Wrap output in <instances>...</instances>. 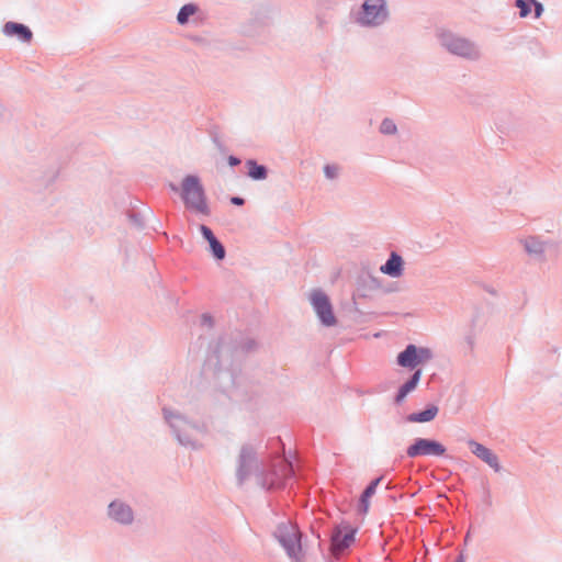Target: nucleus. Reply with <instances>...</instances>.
Instances as JSON below:
<instances>
[{
  "instance_id": "f257e3e1",
  "label": "nucleus",
  "mask_w": 562,
  "mask_h": 562,
  "mask_svg": "<svg viewBox=\"0 0 562 562\" xmlns=\"http://www.w3.org/2000/svg\"><path fill=\"white\" fill-rule=\"evenodd\" d=\"M181 195L187 207L198 213H207L204 191L198 177L187 176L183 179Z\"/></svg>"
},
{
  "instance_id": "f03ea898",
  "label": "nucleus",
  "mask_w": 562,
  "mask_h": 562,
  "mask_svg": "<svg viewBox=\"0 0 562 562\" xmlns=\"http://www.w3.org/2000/svg\"><path fill=\"white\" fill-rule=\"evenodd\" d=\"M277 536L290 557H297L301 551L300 531L296 526L288 522L278 527Z\"/></svg>"
},
{
  "instance_id": "7ed1b4c3",
  "label": "nucleus",
  "mask_w": 562,
  "mask_h": 562,
  "mask_svg": "<svg viewBox=\"0 0 562 562\" xmlns=\"http://www.w3.org/2000/svg\"><path fill=\"white\" fill-rule=\"evenodd\" d=\"M432 353L428 348H417L415 345H408L404 351L397 356V363L404 368L414 369L418 364L429 361Z\"/></svg>"
},
{
  "instance_id": "20e7f679",
  "label": "nucleus",
  "mask_w": 562,
  "mask_h": 562,
  "mask_svg": "<svg viewBox=\"0 0 562 562\" xmlns=\"http://www.w3.org/2000/svg\"><path fill=\"white\" fill-rule=\"evenodd\" d=\"M311 303L324 325L333 326L336 324V317L333 313L331 304L326 294L321 291H314L311 294Z\"/></svg>"
},
{
  "instance_id": "39448f33",
  "label": "nucleus",
  "mask_w": 562,
  "mask_h": 562,
  "mask_svg": "<svg viewBox=\"0 0 562 562\" xmlns=\"http://www.w3.org/2000/svg\"><path fill=\"white\" fill-rule=\"evenodd\" d=\"M446 448L436 440L418 438L414 445L407 448V456L415 458L418 456H443Z\"/></svg>"
},
{
  "instance_id": "423d86ee",
  "label": "nucleus",
  "mask_w": 562,
  "mask_h": 562,
  "mask_svg": "<svg viewBox=\"0 0 562 562\" xmlns=\"http://www.w3.org/2000/svg\"><path fill=\"white\" fill-rule=\"evenodd\" d=\"M362 8L363 15L361 22L363 24H379L386 19L384 0H367Z\"/></svg>"
},
{
  "instance_id": "0eeeda50",
  "label": "nucleus",
  "mask_w": 562,
  "mask_h": 562,
  "mask_svg": "<svg viewBox=\"0 0 562 562\" xmlns=\"http://www.w3.org/2000/svg\"><path fill=\"white\" fill-rule=\"evenodd\" d=\"M355 540V529L349 525H341L336 528L331 536V551L335 555L340 554Z\"/></svg>"
},
{
  "instance_id": "6e6552de",
  "label": "nucleus",
  "mask_w": 562,
  "mask_h": 562,
  "mask_svg": "<svg viewBox=\"0 0 562 562\" xmlns=\"http://www.w3.org/2000/svg\"><path fill=\"white\" fill-rule=\"evenodd\" d=\"M443 45L453 54L460 55L463 57H471L475 55V49L473 45L461 37H457L452 34L443 35Z\"/></svg>"
},
{
  "instance_id": "1a4fd4ad",
  "label": "nucleus",
  "mask_w": 562,
  "mask_h": 562,
  "mask_svg": "<svg viewBox=\"0 0 562 562\" xmlns=\"http://www.w3.org/2000/svg\"><path fill=\"white\" fill-rule=\"evenodd\" d=\"M469 445L477 458L482 459L494 470H499L498 459L488 448L475 441H470Z\"/></svg>"
},
{
  "instance_id": "9d476101",
  "label": "nucleus",
  "mask_w": 562,
  "mask_h": 562,
  "mask_svg": "<svg viewBox=\"0 0 562 562\" xmlns=\"http://www.w3.org/2000/svg\"><path fill=\"white\" fill-rule=\"evenodd\" d=\"M404 261L400 255L392 252L385 265L381 266L380 271L392 278H400L403 274Z\"/></svg>"
},
{
  "instance_id": "9b49d317",
  "label": "nucleus",
  "mask_w": 562,
  "mask_h": 562,
  "mask_svg": "<svg viewBox=\"0 0 562 562\" xmlns=\"http://www.w3.org/2000/svg\"><path fill=\"white\" fill-rule=\"evenodd\" d=\"M110 516L119 522L130 524L133 520V514L128 506L113 502L109 506Z\"/></svg>"
},
{
  "instance_id": "f8f14e48",
  "label": "nucleus",
  "mask_w": 562,
  "mask_h": 562,
  "mask_svg": "<svg viewBox=\"0 0 562 562\" xmlns=\"http://www.w3.org/2000/svg\"><path fill=\"white\" fill-rule=\"evenodd\" d=\"M3 32L8 36H18L23 42H30L32 32L23 24L8 22L3 27Z\"/></svg>"
},
{
  "instance_id": "ddd939ff",
  "label": "nucleus",
  "mask_w": 562,
  "mask_h": 562,
  "mask_svg": "<svg viewBox=\"0 0 562 562\" xmlns=\"http://www.w3.org/2000/svg\"><path fill=\"white\" fill-rule=\"evenodd\" d=\"M420 376H422V371L420 370H417L412 379L406 382L398 391V394L396 396V402L397 403H401L406 396L408 393H411L412 391H414L420 380Z\"/></svg>"
},
{
  "instance_id": "4468645a",
  "label": "nucleus",
  "mask_w": 562,
  "mask_h": 562,
  "mask_svg": "<svg viewBox=\"0 0 562 562\" xmlns=\"http://www.w3.org/2000/svg\"><path fill=\"white\" fill-rule=\"evenodd\" d=\"M437 414H438V407L431 406L420 413L411 414L407 417V420L412 422V423H426V422L432 420L437 416Z\"/></svg>"
},
{
  "instance_id": "2eb2a0df",
  "label": "nucleus",
  "mask_w": 562,
  "mask_h": 562,
  "mask_svg": "<svg viewBox=\"0 0 562 562\" xmlns=\"http://www.w3.org/2000/svg\"><path fill=\"white\" fill-rule=\"evenodd\" d=\"M381 479H376L370 483V485L364 490L361 499H360V510L363 514H367L370 507V497L375 493L376 486L379 485Z\"/></svg>"
},
{
  "instance_id": "dca6fc26",
  "label": "nucleus",
  "mask_w": 562,
  "mask_h": 562,
  "mask_svg": "<svg viewBox=\"0 0 562 562\" xmlns=\"http://www.w3.org/2000/svg\"><path fill=\"white\" fill-rule=\"evenodd\" d=\"M248 167V176L255 180H261L267 177V170L263 166L257 165L254 160L246 162Z\"/></svg>"
},
{
  "instance_id": "f3484780",
  "label": "nucleus",
  "mask_w": 562,
  "mask_h": 562,
  "mask_svg": "<svg viewBox=\"0 0 562 562\" xmlns=\"http://www.w3.org/2000/svg\"><path fill=\"white\" fill-rule=\"evenodd\" d=\"M252 460V451L250 449H243L240 453V465L238 469V476L240 480L246 475L245 469Z\"/></svg>"
},
{
  "instance_id": "a211bd4d",
  "label": "nucleus",
  "mask_w": 562,
  "mask_h": 562,
  "mask_svg": "<svg viewBox=\"0 0 562 562\" xmlns=\"http://www.w3.org/2000/svg\"><path fill=\"white\" fill-rule=\"evenodd\" d=\"M196 12V7L193 4L183 5L177 16V20L180 24H184L188 22L189 16L193 15Z\"/></svg>"
},
{
  "instance_id": "6ab92c4d",
  "label": "nucleus",
  "mask_w": 562,
  "mask_h": 562,
  "mask_svg": "<svg viewBox=\"0 0 562 562\" xmlns=\"http://www.w3.org/2000/svg\"><path fill=\"white\" fill-rule=\"evenodd\" d=\"M209 244L216 259L221 260L225 257V249L216 238L211 240Z\"/></svg>"
},
{
  "instance_id": "aec40b11",
  "label": "nucleus",
  "mask_w": 562,
  "mask_h": 562,
  "mask_svg": "<svg viewBox=\"0 0 562 562\" xmlns=\"http://www.w3.org/2000/svg\"><path fill=\"white\" fill-rule=\"evenodd\" d=\"M380 130L383 134H393L396 132V125L392 120L386 119L382 122Z\"/></svg>"
},
{
  "instance_id": "412c9836",
  "label": "nucleus",
  "mask_w": 562,
  "mask_h": 562,
  "mask_svg": "<svg viewBox=\"0 0 562 562\" xmlns=\"http://www.w3.org/2000/svg\"><path fill=\"white\" fill-rule=\"evenodd\" d=\"M516 5L517 8H519L520 12H519V15L521 18H525L528 15L529 11H530V7H529V3L526 2L525 0H517L516 1Z\"/></svg>"
},
{
  "instance_id": "4be33fe9",
  "label": "nucleus",
  "mask_w": 562,
  "mask_h": 562,
  "mask_svg": "<svg viewBox=\"0 0 562 562\" xmlns=\"http://www.w3.org/2000/svg\"><path fill=\"white\" fill-rule=\"evenodd\" d=\"M526 248L529 252H538L542 250V245L535 240H528L526 241Z\"/></svg>"
},
{
  "instance_id": "5701e85b",
  "label": "nucleus",
  "mask_w": 562,
  "mask_h": 562,
  "mask_svg": "<svg viewBox=\"0 0 562 562\" xmlns=\"http://www.w3.org/2000/svg\"><path fill=\"white\" fill-rule=\"evenodd\" d=\"M200 231L203 235V237L210 243L211 240L215 239V236L214 234L212 233V231L205 226V225H201L200 227Z\"/></svg>"
},
{
  "instance_id": "b1692460",
  "label": "nucleus",
  "mask_w": 562,
  "mask_h": 562,
  "mask_svg": "<svg viewBox=\"0 0 562 562\" xmlns=\"http://www.w3.org/2000/svg\"><path fill=\"white\" fill-rule=\"evenodd\" d=\"M324 172L326 175L327 178L329 179H333L336 177L337 172H338V168L336 166H325L324 168Z\"/></svg>"
},
{
  "instance_id": "393cba45",
  "label": "nucleus",
  "mask_w": 562,
  "mask_h": 562,
  "mask_svg": "<svg viewBox=\"0 0 562 562\" xmlns=\"http://www.w3.org/2000/svg\"><path fill=\"white\" fill-rule=\"evenodd\" d=\"M530 1L535 4V16L539 18L543 11L542 4L537 2L536 0H530Z\"/></svg>"
},
{
  "instance_id": "a878e982",
  "label": "nucleus",
  "mask_w": 562,
  "mask_h": 562,
  "mask_svg": "<svg viewBox=\"0 0 562 562\" xmlns=\"http://www.w3.org/2000/svg\"><path fill=\"white\" fill-rule=\"evenodd\" d=\"M228 162H229L231 166H237V165H239L240 160L238 158L234 157V156H231L228 158Z\"/></svg>"
},
{
  "instance_id": "bb28decb",
  "label": "nucleus",
  "mask_w": 562,
  "mask_h": 562,
  "mask_svg": "<svg viewBox=\"0 0 562 562\" xmlns=\"http://www.w3.org/2000/svg\"><path fill=\"white\" fill-rule=\"evenodd\" d=\"M232 203L241 205L244 203V200L241 198L234 196L232 198Z\"/></svg>"
},
{
  "instance_id": "cd10ccee",
  "label": "nucleus",
  "mask_w": 562,
  "mask_h": 562,
  "mask_svg": "<svg viewBox=\"0 0 562 562\" xmlns=\"http://www.w3.org/2000/svg\"><path fill=\"white\" fill-rule=\"evenodd\" d=\"M280 465L282 467L283 470L290 469V464L288 462H285L284 460H280Z\"/></svg>"
},
{
  "instance_id": "c85d7f7f",
  "label": "nucleus",
  "mask_w": 562,
  "mask_h": 562,
  "mask_svg": "<svg viewBox=\"0 0 562 562\" xmlns=\"http://www.w3.org/2000/svg\"><path fill=\"white\" fill-rule=\"evenodd\" d=\"M279 483L276 482L274 480H271L270 483H269V487H273L276 485H278Z\"/></svg>"
},
{
  "instance_id": "c756f323",
  "label": "nucleus",
  "mask_w": 562,
  "mask_h": 562,
  "mask_svg": "<svg viewBox=\"0 0 562 562\" xmlns=\"http://www.w3.org/2000/svg\"><path fill=\"white\" fill-rule=\"evenodd\" d=\"M457 562H463L462 558L460 557Z\"/></svg>"
}]
</instances>
